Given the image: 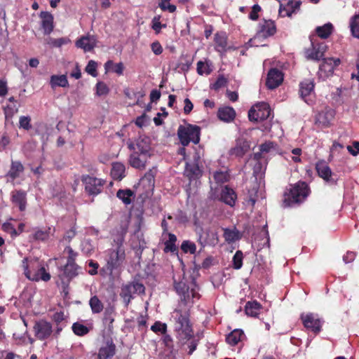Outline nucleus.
Masks as SVG:
<instances>
[{"instance_id": "38", "label": "nucleus", "mask_w": 359, "mask_h": 359, "mask_svg": "<svg viewBox=\"0 0 359 359\" xmlns=\"http://www.w3.org/2000/svg\"><path fill=\"white\" fill-rule=\"evenodd\" d=\"M106 71H112L113 72L121 76L123 74L124 65L122 62L114 64L112 60H108L104 64Z\"/></svg>"}, {"instance_id": "20", "label": "nucleus", "mask_w": 359, "mask_h": 359, "mask_svg": "<svg viewBox=\"0 0 359 359\" xmlns=\"http://www.w3.org/2000/svg\"><path fill=\"white\" fill-rule=\"evenodd\" d=\"M80 267L76 264V262L68 263L64 266L62 269V273L59 275L60 279L64 283L65 279L67 282H69L72 278L78 275V270Z\"/></svg>"}, {"instance_id": "15", "label": "nucleus", "mask_w": 359, "mask_h": 359, "mask_svg": "<svg viewBox=\"0 0 359 359\" xmlns=\"http://www.w3.org/2000/svg\"><path fill=\"white\" fill-rule=\"evenodd\" d=\"M283 81V74L277 68H271L267 74L266 85L269 89L278 87Z\"/></svg>"}, {"instance_id": "36", "label": "nucleus", "mask_w": 359, "mask_h": 359, "mask_svg": "<svg viewBox=\"0 0 359 359\" xmlns=\"http://www.w3.org/2000/svg\"><path fill=\"white\" fill-rule=\"evenodd\" d=\"M333 31V25L328 22L316 28V33L321 39H327Z\"/></svg>"}, {"instance_id": "3", "label": "nucleus", "mask_w": 359, "mask_h": 359, "mask_svg": "<svg viewBox=\"0 0 359 359\" xmlns=\"http://www.w3.org/2000/svg\"><path fill=\"white\" fill-rule=\"evenodd\" d=\"M174 330L177 339L184 344L194 337V330L190 320V311L186 305L180 304L171 313Z\"/></svg>"}, {"instance_id": "40", "label": "nucleus", "mask_w": 359, "mask_h": 359, "mask_svg": "<svg viewBox=\"0 0 359 359\" xmlns=\"http://www.w3.org/2000/svg\"><path fill=\"white\" fill-rule=\"evenodd\" d=\"M89 305L93 313H100L104 309L102 302L100 300L97 296L95 295L90 297L89 300Z\"/></svg>"}, {"instance_id": "19", "label": "nucleus", "mask_w": 359, "mask_h": 359, "mask_svg": "<svg viewBox=\"0 0 359 359\" xmlns=\"http://www.w3.org/2000/svg\"><path fill=\"white\" fill-rule=\"evenodd\" d=\"M11 201L18 205L20 211L23 212L27 206V194L24 190H14L11 192Z\"/></svg>"}, {"instance_id": "8", "label": "nucleus", "mask_w": 359, "mask_h": 359, "mask_svg": "<svg viewBox=\"0 0 359 359\" xmlns=\"http://www.w3.org/2000/svg\"><path fill=\"white\" fill-rule=\"evenodd\" d=\"M81 182L84 184L85 191L89 196H95L103 190L106 183L104 180L97 178L89 175L81 176Z\"/></svg>"}, {"instance_id": "1", "label": "nucleus", "mask_w": 359, "mask_h": 359, "mask_svg": "<svg viewBox=\"0 0 359 359\" xmlns=\"http://www.w3.org/2000/svg\"><path fill=\"white\" fill-rule=\"evenodd\" d=\"M128 229V222L121 221L119 226L113 233L111 248L105 251L106 264L100 272L111 276L116 271H119L126 261V254L124 246L125 237Z\"/></svg>"}, {"instance_id": "58", "label": "nucleus", "mask_w": 359, "mask_h": 359, "mask_svg": "<svg viewBox=\"0 0 359 359\" xmlns=\"http://www.w3.org/2000/svg\"><path fill=\"white\" fill-rule=\"evenodd\" d=\"M228 83L227 79L224 77V75H219L216 81L213 84V88L215 90H219L226 86Z\"/></svg>"}, {"instance_id": "11", "label": "nucleus", "mask_w": 359, "mask_h": 359, "mask_svg": "<svg viewBox=\"0 0 359 359\" xmlns=\"http://www.w3.org/2000/svg\"><path fill=\"white\" fill-rule=\"evenodd\" d=\"M33 330L35 337L40 341L49 339L53 333L52 323L44 319L36 320Z\"/></svg>"}, {"instance_id": "34", "label": "nucleus", "mask_w": 359, "mask_h": 359, "mask_svg": "<svg viewBox=\"0 0 359 359\" xmlns=\"http://www.w3.org/2000/svg\"><path fill=\"white\" fill-rule=\"evenodd\" d=\"M261 309L262 305L257 301L248 302L245 306V312L248 316L257 317Z\"/></svg>"}, {"instance_id": "63", "label": "nucleus", "mask_w": 359, "mask_h": 359, "mask_svg": "<svg viewBox=\"0 0 359 359\" xmlns=\"http://www.w3.org/2000/svg\"><path fill=\"white\" fill-rule=\"evenodd\" d=\"M151 48L153 53L156 55L161 54L163 52V48L158 41L153 42L151 45Z\"/></svg>"}, {"instance_id": "18", "label": "nucleus", "mask_w": 359, "mask_h": 359, "mask_svg": "<svg viewBox=\"0 0 359 359\" xmlns=\"http://www.w3.org/2000/svg\"><path fill=\"white\" fill-rule=\"evenodd\" d=\"M156 168L153 167L149 169L144 175L140 179V184L147 189V196L153 192L155 184V176L156 174Z\"/></svg>"}, {"instance_id": "62", "label": "nucleus", "mask_w": 359, "mask_h": 359, "mask_svg": "<svg viewBox=\"0 0 359 359\" xmlns=\"http://www.w3.org/2000/svg\"><path fill=\"white\" fill-rule=\"evenodd\" d=\"M88 266L92 267V269L88 271V273L91 276H94L97 274V269L99 268V264L97 262L93 260H90L88 262Z\"/></svg>"}, {"instance_id": "56", "label": "nucleus", "mask_w": 359, "mask_h": 359, "mask_svg": "<svg viewBox=\"0 0 359 359\" xmlns=\"http://www.w3.org/2000/svg\"><path fill=\"white\" fill-rule=\"evenodd\" d=\"M1 229L4 231L10 233L12 236H17L19 235V232L17 231L14 226L10 222L4 223Z\"/></svg>"}, {"instance_id": "32", "label": "nucleus", "mask_w": 359, "mask_h": 359, "mask_svg": "<svg viewBox=\"0 0 359 359\" xmlns=\"http://www.w3.org/2000/svg\"><path fill=\"white\" fill-rule=\"evenodd\" d=\"M126 167L120 162H116L112 164L111 170V176L115 180H121L125 176Z\"/></svg>"}, {"instance_id": "6", "label": "nucleus", "mask_w": 359, "mask_h": 359, "mask_svg": "<svg viewBox=\"0 0 359 359\" xmlns=\"http://www.w3.org/2000/svg\"><path fill=\"white\" fill-rule=\"evenodd\" d=\"M201 128L196 125L187 123L185 126L180 125L177 129V137L180 142L184 147H187L190 142L197 144L201 140Z\"/></svg>"}, {"instance_id": "13", "label": "nucleus", "mask_w": 359, "mask_h": 359, "mask_svg": "<svg viewBox=\"0 0 359 359\" xmlns=\"http://www.w3.org/2000/svg\"><path fill=\"white\" fill-rule=\"evenodd\" d=\"M116 351V345L113 339L109 337L100 346L97 353V359H111L115 355Z\"/></svg>"}, {"instance_id": "52", "label": "nucleus", "mask_w": 359, "mask_h": 359, "mask_svg": "<svg viewBox=\"0 0 359 359\" xmlns=\"http://www.w3.org/2000/svg\"><path fill=\"white\" fill-rule=\"evenodd\" d=\"M109 88L107 84L102 81H99L96 84V94L99 96L106 95L109 93Z\"/></svg>"}, {"instance_id": "47", "label": "nucleus", "mask_w": 359, "mask_h": 359, "mask_svg": "<svg viewBox=\"0 0 359 359\" xmlns=\"http://www.w3.org/2000/svg\"><path fill=\"white\" fill-rule=\"evenodd\" d=\"M243 254L241 250H237L233 257V267L235 269H240L243 266Z\"/></svg>"}, {"instance_id": "44", "label": "nucleus", "mask_w": 359, "mask_h": 359, "mask_svg": "<svg viewBox=\"0 0 359 359\" xmlns=\"http://www.w3.org/2000/svg\"><path fill=\"white\" fill-rule=\"evenodd\" d=\"M350 27L352 35L359 39V15H355L351 18Z\"/></svg>"}, {"instance_id": "16", "label": "nucleus", "mask_w": 359, "mask_h": 359, "mask_svg": "<svg viewBox=\"0 0 359 359\" xmlns=\"http://www.w3.org/2000/svg\"><path fill=\"white\" fill-rule=\"evenodd\" d=\"M316 170L320 177L323 179L326 182L336 184L337 181L332 178V172L328 163L324 160L318 161L316 164Z\"/></svg>"}, {"instance_id": "14", "label": "nucleus", "mask_w": 359, "mask_h": 359, "mask_svg": "<svg viewBox=\"0 0 359 359\" xmlns=\"http://www.w3.org/2000/svg\"><path fill=\"white\" fill-rule=\"evenodd\" d=\"M24 171L25 167L20 161L11 160L10 169L5 175L7 182H11L13 184L16 179L20 177Z\"/></svg>"}, {"instance_id": "37", "label": "nucleus", "mask_w": 359, "mask_h": 359, "mask_svg": "<svg viewBox=\"0 0 359 359\" xmlns=\"http://www.w3.org/2000/svg\"><path fill=\"white\" fill-rule=\"evenodd\" d=\"M50 86L53 88L60 86V87H67L69 86V82L67 79L66 75H53L50 77Z\"/></svg>"}, {"instance_id": "12", "label": "nucleus", "mask_w": 359, "mask_h": 359, "mask_svg": "<svg viewBox=\"0 0 359 359\" xmlns=\"http://www.w3.org/2000/svg\"><path fill=\"white\" fill-rule=\"evenodd\" d=\"M300 318L304 327L308 330L315 334H318L321 332L323 322L317 314L313 313H302Z\"/></svg>"}, {"instance_id": "29", "label": "nucleus", "mask_w": 359, "mask_h": 359, "mask_svg": "<svg viewBox=\"0 0 359 359\" xmlns=\"http://www.w3.org/2000/svg\"><path fill=\"white\" fill-rule=\"evenodd\" d=\"M174 288L176 292L181 296V299L184 303L185 305L186 302L189 298V286L183 281L175 282Z\"/></svg>"}, {"instance_id": "2", "label": "nucleus", "mask_w": 359, "mask_h": 359, "mask_svg": "<svg viewBox=\"0 0 359 359\" xmlns=\"http://www.w3.org/2000/svg\"><path fill=\"white\" fill-rule=\"evenodd\" d=\"M127 146L132 151L128 160L130 166L140 170H144L152 156L150 139L147 136H140L134 142L129 140Z\"/></svg>"}, {"instance_id": "28", "label": "nucleus", "mask_w": 359, "mask_h": 359, "mask_svg": "<svg viewBox=\"0 0 359 359\" xmlns=\"http://www.w3.org/2000/svg\"><path fill=\"white\" fill-rule=\"evenodd\" d=\"M335 116V111L330 108H326L325 110L319 112L317 115V121L324 126H329Z\"/></svg>"}, {"instance_id": "35", "label": "nucleus", "mask_w": 359, "mask_h": 359, "mask_svg": "<svg viewBox=\"0 0 359 359\" xmlns=\"http://www.w3.org/2000/svg\"><path fill=\"white\" fill-rule=\"evenodd\" d=\"M116 197L120 199L125 205H129L135 198V193L129 189H119L116 192Z\"/></svg>"}, {"instance_id": "5", "label": "nucleus", "mask_w": 359, "mask_h": 359, "mask_svg": "<svg viewBox=\"0 0 359 359\" xmlns=\"http://www.w3.org/2000/svg\"><path fill=\"white\" fill-rule=\"evenodd\" d=\"M22 267L24 270V275L29 280L48 282L50 280V274L46 271L43 264L36 259L24 258L22 262Z\"/></svg>"}, {"instance_id": "43", "label": "nucleus", "mask_w": 359, "mask_h": 359, "mask_svg": "<svg viewBox=\"0 0 359 359\" xmlns=\"http://www.w3.org/2000/svg\"><path fill=\"white\" fill-rule=\"evenodd\" d=\"M72 328L73 332L76 335L79 336V337L84 336L90 332V330L88 327H86V325L81 324L78 322L74 323L72 325Z\"/></svg>"}, {"instance_id": "51", "label": "nucleus", "mask_w": 359, "mask_h": 359, "mask_svg": "<svg viewBox=\"0 0 359 359\" xmlns=\"http://www.w3.org/2000/svg\"><path fill=\"white\" fill-rule=\"evenodd\" d=\"M50 228L49 227L48 230H37L34 234V238L36 241H45L48 239L50 234Z\"/></svg>"}, {"instance_id": "17", "label": "nucleus", "mask_w": 359, "mask_h": 359, "mask_svg": "<svg viewBox=\"0 0 359 359\" xmlns=\"http://www.w3.org/2000/svg\"><path fill=\"white\" fill-rule=\"evenodd\" d=\"M340 63L341 61L339 58H323L320 65L319 70L321 73H324V76L328 77L333 74L334 69L339 66Z\"/></svg>"}, {"instance_id": "53", "label": "nucleus", "mask_w": 359, "mask_h": 359, "mask_svg": "<svg viewBox=\"0 0 359 359\" xmlns=\"http://www.w3.org/2000/svg\"><path fill=\"white\" fill-rule=\"evenodd\" d=\"M19 128L26 130L31 129V118L29 116H20L19 119Z\"/></svg>"}, {"instance_id": "46", "label": "nucleus", "mask_w": 359, "mask_h": 359, "mask_svg": "<svg viewBox=\"0 0 359 359\" xmlns=\"http://www.w3.org/2000/svg\"><path fill=\"white\" fill-rule=\"evenodd\" d=\"M214 180L217 184H223L229 181V175L227 171H217L214 174Z\"/></svg>"}, {"instance_id": "50", "label": "nucleus", "mask_w": 359, "mask_h": 359, "mask_svg": "<svg viewBox=\"0 0 359 359\" xmlns=\"http://www.w3.org/2000/svg\"><path fill=\"white\" fill-rule=\"evenodd\" d=\"M215 42L216 46L221 48L222 50H225L227 46V40L224 34L217 33L215 36Z\"/></svg>"}, {"instance_id": "30", "label": "nucleus", "mask_w": 359, "mask_h": 359, "mask_svg": "<svg viewBox=\"0 0 359 359\" xmlns=\"http://www.w3.org/2000/svg\"><path fill=\"white\" fill-rule=\"evenodd\" d=\"M249 149L250 144L247 141L239 140L237 141L236 145L231 149L230 154L238 157H242Z\"/></svg>"}, {"instance_id": "61", "label": "nucleus", "mask_w": 359, "mask_h": 359, "mask_svg": "<svg viewBox=\"0 0 359 359\" xmlns=\"http://www.w3.org/2000/svg\"><path fill=\"white\" fill-rule=\"evenodd\" d=\"M347 149L348 152L353 156H357L358 154H359V142H353L352 146L347 147Z\"/></svg>"}, {"instance_id": "59", "label": "nucleus", "mask_w": 359, "mask_h": 359, "mask_svg": "<svg viewBox=\"0 0 359 359\" xmlns=\"http://www.w3.org/2000/svg\"><path fill=\"white\" fill-rule=\"evenodd\" d=\"M170 0H162L159 4V7L163 11L168 10L170 13H174L176 11V6L169 3Z\"/></svg>"}, {"instance_id": "60", "label": "nucleus", "mask_w": 359, "mask_h": 359, "mask_svg": "<svg viewBox=\"0 0 359 359\" xmlns=\"http://www.w3.org/2000/svg\"><path fill=\"white\" fill-rule=\"evenodd\" d=\"M81 250L86 255L91 254L94 251V248L90 240H85L82 242Z\"/></svg>"}, {"instance_id": "26", "label": "nucleus", "mask_w": 359, "mask_h": 359, "mask_svg": "<svg viewBox=\"0 0 359 359\" xmlns=\"http://www.w3.org/2000/svg\"><path fill=\"white\" fill-rule=\"evenodd\" d=\"M325 48V46L323 43L316 47L312 43L311 48L306 50V57L309 60H320L324 55Z\"/></svg>"}, {"instance_id": "49", "label": "nucleus", "mask_w": 359, "mask_h": 359, "mask_svg": "<svg viewBox=\"0 0 359 359\" xmlns=\"http://www.w3.org/2000/svg\"><path fill=\"white\" fill-rule=\"evenodd\" d=\"M167 325L161 321H156L151 327V330L154 333L165 334L167 332Z\"/></svg>"}, {"instance_id": "33", "label": "nucleus", "mask_w": 359, "mask_h": 359, "mask_svg": "<svg viewBox=\"0 0 359 359\" xmlns=\"http://www.w3.org/2000/svg\"><path fill=\"white\" fill-rule=\"evenodd\" d=\"M243 337L244 332L242 330L235 329L226 336V341L231 346H236L242 340Z\"/></svg>"}, {"instance_id": "7", "label": "nucleus", "mask_w": 359, "mask_h": 359, "mask_svg": "<svg viewBox=\"0 0 359 359\" xmlns=\"http://www.w3.org/2000/svg\"><path fill=\"white\" fill-rule=\"evenodd\" d=\"M145 294V287L139 280L134 279L133 281L123 285L121 289L120 296L126 306H128L134 294L142 295Z\"/></svg>"}, {"instance_id": "57", "label": "nucleus", "mask_w": 359, "mask_h": 359, "mask_svg": "<svg viewBox=\"0 0 359 359\" xmlns=\"http://www.w3.org/2000/svg\"><path fill=\"white\" fill-rule=\"evenodd\" d=\"M262 11V8L258 4H255L252 7V10L249 13L248 18L252 21H256L259 19V13Z\"/></svg>"}, {"instance_id": "48", "label": "nucleus", "mask_w": 359, "mask_h": 359, "mask_svg": "<svg viewBox=\"0 0 359 359\" xmlns=\"http://www.w3.org/2000/svg\"><path fill=\"white\" fill-rule=\"evenodd\" d=\"M181 249L185 253L190 252L191 254H194L196 251V245L193 242L184 241L181 245Z\"/></svg>"}, {"instance_id": "39", "label": "nucleus", "mask_w": 359, "mask_h": 359, "mask_svg": "<svg viewBox=\"0 0 359 359\" xmlns=\"http://www.w3.org/2000/svg\"><path fill=\"white\" fill-rule=\"evenodd\" d=\"M114 309L111 307L106 309L104 313L103 323L104 324L107 325L108 330L110 331L113 329V323L114 322Z\"/></svg>"}, {"instance_id": "23", "label": "nucleus", "mask_w": 359, "mask_h": 359, "mask_svg": "<svg viewBox=\"0 0 359 359\" xmlns=\"http://www.w3.org/2000/svg\"><path fill=\"white\" fill-rule=\"evenodd\" d=\"M184 175L191 182L192 180L199 178L202 175V171L198 163H186Z\"/></svg>"}, {"instance_id": "55", "label": "nucleus", "mask_w": 359, "mask_h": 359, "mask_svg": "<svg viewBox=\"0 0 359 359\" xmlns=\"http://www.w3.org/2000/svg\"><path fill=\"white\" fill-rule=\"evenodd\" d=\"M97 62L94 60H90L86 67V72L93 77L97 76Z\"/></svg>"}, {"instance_id": "25", "label": "nucleus", "mask_w": 359, "mask_h": 359, "mask_svg": "<svg viewBox=\"0 0 359 359\" xmlns=\"http://www.w3.org/2000/svg\"><path fill=\"white\" fill-rule=\"evenodd\" d=\"M237 194L234 190L228 186L224 187L221 192V201L231 207L235 205Z\"/></svg>"}, {"instance_id": "24", "label": "nucleus", "mask_w": 359, "mask_h": 359, "mask_svg": "<svg viewBox=\"0 0 359 359\" xmlns=\"http://www.w3.org/2000/svg\"><path fill=\"white\" fill-rule=\"evenodd\" d=\"M40 18H41V27L43 29L44 34H50L54 27L53 15L47 11H41Z\"/></svg>"}, {"instance_id": "64", "label": "nucleus", "mask_w": 359, "mask_h": 359, "mask_svg": "<svg viewBox=\"0 0 359 359\" xmlns=\"http://www.w3.org/2000/svg\"><path fill=\"white\" fill-rule=\"evenodd\" d=\"M76 236V231L74 229H71L68 230L63 236V241L69 243L73 238Z\"/></svg>"}, {"instance_id": "10", "label": "nucleus", "mask_w": 359, "mask_h": 359, "mask_svg": "<svg viewBox=\"0 0 359 359\" xmlns=\"http://www.w3.org/2000/svg\"><path fill=\"white\" fill-rule=\"evenodd\" d=\"M271 115V108L268 103L260 102L255 104L248 111L251 121L259 122L267 119Z\"/></svg>"}, {"instance_id": "9", "label": "nucleus", "mask_w": 359, "mask_h": 359, "mask_svg": "<svg viewBox=\"0 0 359 359\" xmlns=\"http://www.w3.org/2000/svg\"><path fill=\"white\" fill-rule=\"evenodd\" d=\"M277 32L275 21L262 19L257 26L255 39L264 40L273 36Z\"/></svg>"}, {"instance_id": "31", "label": "nucleus", "mask_w": 359, "mask_h": 359, "mask_svg": "<svg viewBox=\"0 0 359 359\" xmlns=\"http://www.w3.org/2000/svg\"><path fill=\"white\" fill-rule=\"evenodd\" d=\"M223 236L227 243H233L236 241H239L242 237L241 233L238 229H236V227H234L233 229L229 228H223Z\"/></svg>"}, {"instance_id": "4", "label": "nucleus", "mask_w": 359, "mask_h": 359, "mask_svg": "<svg viewBox=\"0 0 359 359\" xmlns=\"http://www.w3.org/2000/svg\"><path fill=\"white\" fill-rule=\"evenodd\" d=\"M308 184L299 181L290 188H287L283 194V205L285 208L292 207L303 203L310 194Z\"/></svg>"}, {"instance_id": "54", "label": "nucleus", "mask_w": 359, "mask_h": 359, "mask_svg": "<svg viewBox=\"0 0 359 359\" xmlns=\"http://www.w3.org/2000/svg\"><path fill=\"white\" fill-rule=\"evenodd\" d=\"M64 252L68 255L67 258V262L68 263H73L75 262L76 259L78 256V253L75 252L71 246L67 245L65 248Z\"/></svg>"}, {"instance_id": "27", "label": "nucleus", "mask_w": 359, "mask_h": 359, "mask_svg": "<svg viewBox=\"0 0 359 359\" xmlns=\"http://www.w3.org/2000/svg\"><path fill=\"white\" fill-rule=\"evenodd\" d=\"M236 111L231 107H220L217 111L218 118L224 122L229 123L234 120L236 117Z\"/></svg>"}, {"instance_id": "22", "label": "nucleus", "mask_w": 359, "mask_h": 359, "mask_svg": "<svg viewBox=\"0 0 359 359\" xmlns=\"http://www.w3.org/2000/svg\"><path fill=\"white\" fill-rule=\"evenodd\" d=\"M314 79H304L299 83V95L302 99L306 101V97L311 94L314 90Z\"/></svg>"}, {"instance_id": "42", "label": "nucleus", "mask_w": 359, "mask_h": 359, "mask_svg": "<svg viewBox=\"0 0 359 359\" xmlns=\"http://www.w3.org/2000/svg\"><path fill=\"white\" fill-rule=\"evenodd\" d=\"M76 46L84 50L85 52L91 51L94 48V45L87 36H82L76 42Z\"/></svg>"}, {"instance_id": "45", "label": "nucleus", "mask_w": 359, "mask_h": 359, "mask_svg": "<svg viewBox=\"0 0 359 359\" xmlns=\"http://www.w3.org/2000/svg\"><path fill=\"white\" fill-rule=\"evenodd\" d=\"M197 73L199 75H209L212 72L210 65L208 62H203V61H198L197 62Z\"/></svg>"}, {"instance_id": "41", "label": "nucleus", "mask_w": 359, "mask_h": 359, "mask_svg": "<svg viewBox=\"0 0 359 359\" xmlns=\"http://www.w3.org/2000/svg\"><path fill=\"white\" fill-rule=\"evenodd\" d=\"M168 240L165 242V248H164V252H174L177 250V248L175 245V243L177 241V237L175 234L172 233H168Z\"/></svg>"}, {"instance_id": "21", "label": "nucleus", "mask_w": 359, "mask_h": 359, "mask_svg": "<svg viewBox=\"0 0 359 359\" xmlns=\"http://www.w3.org/2000/svg\"><path fill=\"white\" fill-rule=\"evenodd\" d=\"M51 320L55 324L54 335L57 337L67 325V316L65 315L64 311H57L53 314Z\"/></svg>"}]
</instances>
